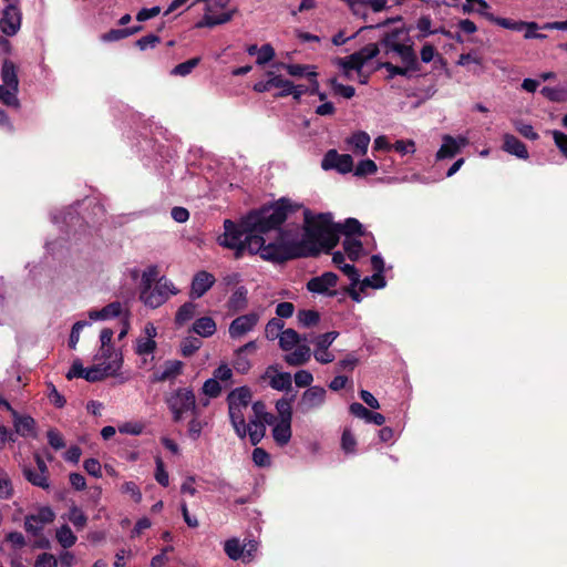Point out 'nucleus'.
Segmentation results:
<instances>
[{
  "mask_svg": "<svg viewBox=\"0 0 567 567\" xmlns=\"http://www.w3.org/2000/svg\"><path fill=\"white\" fill-rule=\"evenodd\" d=\"M21 25V12L16 3H9L4 10L2 18L0 20V29L1 31L12 37L14 35Z\"/></svg>",
  "mask_w": 567,
  "mask_h": 567,
  "instance_id": "18",
  "label": "nucleus"
},
{
  "mask_svg": "<svg viewBox=\"0 0 567 567\" xmlns=\"http://www.w3.org/2000/svg\"><path fill=\"white\" fill-rule=\"evenodd\" d=\"M487 20L492 23H495L504 29H508L512 31H523L524 29L537 30L538 24L536 22H524V21H515L507 18H499L494 16L493 13L487 16Z\"/></svg>",
  "mask_w": 567,
  "mask_h": 567,
  "instance_id": "25",
  "label": "nucleus"
},
{
  "mask_svg": "<svg viewBox=\"0 0 567 567\" xmlns=\"http://www.w3.org/2000/svg\"><path fill=\"white\" fill-rule=\"evenodd\" d=\"M272 66L278 70L281 69L287 71V73L293 78L307 76L309 79H313V83L316 87H318V82L316 80L317 72L315 71V66L303 64H288L284 62H277Z\"/></svg>",
  "mask_w": 567,
  "mask_h": 567,
  "instance_id": "22",
  "label": "nucleus"
},
{
  "mask_svg": "<svg viewBox=\"0 0 567 567\" xmlns=\"http://www.w3.org/2000/svg\"><path fill=\"white\" fill-rule=\"evenodd\" d=\"M431 27H432L431 18L429 16H422L416 22V28L421 32L420 38H425L430 34H435V33H442L444 35L450 34L449 32L444 31L443 29L432 30Z\"/></svg>",
  "mask_w": 567,
  "mask_h": 567,
  "instance_id": "45",
  "label": "nucleus"
},
{
  "mask_svg": "<svg viewBox=\"0 0 567 567\" xmlns=\"http://www.w3.org/2000/svg\"><path fill=\"white\" fill-rule=\"evenodd\" d=\"M370 135L364 131H357L344 140L347 151L353 155L363 156L368 152L370 145Z\"/></svg>",
  "mask_w": 567,
  "mask_h": 567,
  "instance_id": "21",
  "label": "nucleus"
},
{
  "mask_svg": "<svg viewBox=\"0 0 567 567\" xmlns=\"http://www.w3.org/2000/svg\"><path fill=\"white\" fill-rule=\"evenodd\" d=\"M306 236L322 249H332L339 241V234L346 237L365 236L363 225L355 218H348L343 224L333 223L331 213H305Z\"/></svg>",
  "mask_w": 567,
  "mask_h": 567,
  "instance_id": "2",
  "label": "nucleus"
},
{
  "mask_svg": "<svg viewBox=\"0 0 567 567\" xmlns=\"http://www.w3.org/2000/svg\"><path fill=\"white\" fill-rule=\"evenodd\" d=\"M338 282V276L333 272H324L321 276L311 278L308 284L307 288L309 291L313 293H320V295H330L333 296L336 292L331 291V288H334Z\"/></svg>",
  "mask_w": 567,
  "mask_h": 567,
  "instance_id": "19",
  "label": "nucleus"
},
{
  "mask_svg": "<svg viewBox=\"0 0 567 567\" xmlns=\"http://www.w3.org/2000/svg\"><path fill=\"white\" fill-rule=\"evenodd\" d=\"M259 320L260 315L255 311L235 318L228 327L229 337L233 340L241 339L256 328Z\"/></svg>",
  "mask_w": 567,
  "mask_h": 567,
  "instance_id": "13",
  "label": "nucleus"
},
{
  "mask_svg": "<svg viewBox=\"0 0 567 567\" xmlns=\"http://www.w3.org/2000/svg\"><path fill=\"white\" fill-rule=\"evenodd\" d=\"M264 233H257L256 237L248 241V252L251 255L259 254L264 260L272 262H282L296 257L309 256L318 254L319 249H306L300 245L288 244L284 241H275L266 245Z\"/></svg>",
  "mask_w": 567,
  "mask_h": 567,
  "instance_id": "3",
  "label": "nucleus"
},
{
  "mask_svg": "<svg viewBox=\"0 0 567 567\" xmlns=\"http://www.w3.org/2000/svg\"><path fill=\"white\" fill-rule=\"evenodd\" d=\"M378 166L372 159H362L358 163V165L354 168V175L362 177L367 175H373L377 173Z\"/></svg>",
  "mask_w": 567,
  "mask_h": 567,
  "instance_id": "52",
  "label": "nucleus"
},
{
  "mask_svg": "<svg viewBox=\"0 0 567 567\" xmlns=\"http://www.w3.org/2000/svg\"><path fill=\"white\" fill-rule=\"evenodd\" d=\"M202 391L209 398H217L221 392V386L218 380L210 378L204 382Z\"/></svg>",
  "mask_w": 567,
  "mask_h": 567,
  "instance_id": "61",
  "label": "nucleus"
},
{
  "mask_svg": "<svg viewBox=\"0 0 567 567\" xmlns=\"http://www.w3.org/2000/svg\"><path fill=\"white\" fill-rule=\"evenodd\" d=\"M271 434H272V437H274L275 442L277 443V445H279V446L287 445L290 442L291 435H292L291 421H284V420L276 421L275 426L272 427Z\"/></svg>",
  "mask_w": 567,
  "mask_h": 567,
  "instance_id": "27",
  "label": "nucleus"
},
{
  "mask_svg": "<svg viewBox=\"0 0 567 567\" xmlns=\"http://www.w3.org/2000/svg\"><path fill=\"white\" fill-rule=\"evenodd\" d=\"M252 393L248 386H239L227 395L229 420H244L251 402Z\"/></svg>",
  "mask_w": 567,
  "mask_h": 567,
  "instance_id": "8",
  "label": "nucleus"
},
{
  "mask_svg": "<svg viewBox=\"0 0 567 567\" xmlns=\"http://www.w3.org/2000/svg\"><path fill=\"white\" fill-rule=\"evenodd\" d=\"M339 332L330 331L323 334H320L315 338L313 343L316 349H329V347L333 343V341L338 338Z\"/></svg>",
  "mask_w": 567,
  "mask_h": 567,
  "instance_id": "58",
  "label": "nucleus"
},
{
  "mask_svg": "<svg viewBox=\"0 0 567 567\" xmlns=\"http://www.w3.org/2000/svg\"><path fill=\"white\" fill-rule=\"evenodd\" d=\"M13 424L16 432L21 436H33L34 420L28 415H20L17 411H12Z\"/></svg>",
  "mask_w": 567,
  "mask_h": 567,
  "instance_id": "30",
  "label": "nucleus"
},
{
  "mask_svg": "<svg viewBox=\"0 0 567 567\" xmlns=\"http://www.w3.org/2000/svg\"><path fill=\"white\" fill-rule=\"evenodd\" d=\"M297 319L300 326L309 328L319 322V313L315 310H300L297 315Z\"/></svg>",
  "mask_w": 567,
  "mask_h": 567,
  "instance_id": "50",
  "label": "nucleus"
},
{
  "mask_svg": "<svg viewBox=\"0 0 567 567\" xmlns=\"http://www.w3.org/2000/svg\"><path fill=\"white\" fill-rule=\"evenodd\" d=\"M489 4L485 0H466L465 3L461 4V10L463 13H477L485 19L491 14Z\"/></svg>",
  "mask_w": 567,
  "mask_h": 567,
  "instance_id": "33",
  "label": "nucleus"
},
{
  "mask_svg": "<svg viewBox=\"0 0 567 567\" xmlns=\"http://www.w3.org/2000/svg\"><path fill=\"white\" fill-rule=\"evenodd\" d=\"M99 364L86 368L84 379L89 382L101 381L106 377L115 375L122 367V353H112L111 359H102Z\"/></svg>",
  "mask_w": 567,
  "mask_h": 567,
  "instance_id": "9",
  "label": "nucleus"
},
{
  "mask_svg": "<svg viewBox=\"0 0 567 567\" xmlns=\"http://www.w3.org/2000/svg\"><path fill=\"white\" fill-rule=\"evenodd\" d=\"M371 265L374 270V274L372 276L365 277L362 281L360 280L359 284L360 290L363 291L365 288H373V289H382L386 286V281L384 279L383 272H384V260L380 255H373L371 257Z\"/></svg>",
  "mask_w": 567,
  "mask_h": 567,
  "instance_id": "17",
  "label": "nucleus"
},
{
  "mask_svg": "<svg viewBox=\"0 0 567 567\" xmlns=\"http://www.w3.org/2000/svg\"><path fill=\"white\" fill-rule=\"evenodd\" d=\"M344 259V255L341 251H336L332 255V262L352 281V286H358L360 282L359 271L353 265L346 264Z\"/></svg>",
  "mask_w": 567,
  "mask_h": 567,
  "instance_id": "28",
  "label": "nucleus"
},
{
  "mask_svg": "<svg viewBox=\"0 0 567 567\" xmlns=\"http://www.w3.org/2000/svg\"><path fill=\"white\" fill-rule=\"evenodd\" d=\"M343 249L352 261L358 260L363 254L362 243L351 236L344 237Z\"/></svg>",
  "mask_w": 567,
  "mask_h": 567,
  "instance_id": "37",
  "label": "nucleus"
},
{
  "mask_svg": "<svg viewBox=\"0 0 567 567\" xmlns=\"http://www.w3.org/2000/svg\"><path fill=\"white\" fill-rule=\"evenodd\" d=\"M357 441L350 430H344L341 437L342 450L347 454H353L355 452Z\"/></svg>",
  "mask_w": 567,
  "mask_h": 567,
  "instance_id": "62",
  "label": "nucleus"
},
{
  "mask_svg": "<svg viewBox=\"0 0 567 567\" xmlns=\"http://www.w3.org/2000/svg\"><path fill=\"white\" fill-rule=\"evenodd\" d=\"M276 410L278 412V420L291 421L292 410L290 401L287 399H280L276 402Z\"/></svg>",
  "mask_w": 567,
  "mask_h": 567,
  "instance_id": "59",
  "label": "nucleus"
},
{
  "mask_svg": "<svg viewBox=\"0 0 567 567\" xmlns=\"http://www.w3.org/2000/svg\"><path fill=\"white\" fill-rule=\"evenodd\" d=\"M178 288L169 279L162 277L156 285L148 289H141L140 300L145 307L156 309L164 305L171 296H176Z\"/></svg>",
  "mask_w": 567,
  "mask_h": 567,
  "instance_id": "6",
  "label": "nucleus"
},
{
  "mask_svg": "<svg viewBox=\"0 0 567 567\" xmlns=\"http://www.w3.org/2000/svg\"><path fill=\"white\" fill-rule=\"evenodd\" d=\"M291 210L290 202L281 198L270 206L249 213L240 223L226 219L224 233L218 236L217 241L220 246L234 250L236 258H240L246 251L248 252V241L256 237L257 233L279 230L281 236L280 226Z\"/></svg>",
  "mask_w": 567,
  "mask_h": 567,
  "instance_id": "1",
  "label": "nucleus"
},
{
  "mask_svg": "<svg viewBox=\"0 0 567 567\" xmlns=\"http://www.w3.org/2000/svg\"><path fill=\"white\" fill-rule=\"evenodd\" d=\"M323 169H336L347 174L353 169V159L350 154H339L336 150H329L321 162Z\"/></svg>",
  "mask_w": 567,
  "mask_h": 567,
  "instance_id": "16",
  "label": "nucleus"
},
{
  "mask_svg": "<svg viewBox=\"0 0 567 567\" xmlns=\"http://www.w3.org/2000/svg\"><path fill=\"white\" fill-rule=\"evenodd\" d=\"M503 150L506 153L514 155L520 159H527L529 157L526 145L523 142H520L516 136L506 133L503 136Z\"/></svg>",
  "mask_w": 567,
  "mask_h": 567,
  "instance_id": "24",
  "label": "nucleus"
},
{
  "mask_svg": "<svg viewBox=\"0 0 567 567\" xmlns=\"http://www.w3.org/2000/svg\"><path fill=\"white\" fill-rule=\"evenodd\" d=\"M158 269L156 266H148L141 276V289H148L153 287V284L157 280Z\"/></svg>",
  "mask_w": 567,
  "mask_h": 567,
  "instance_id": "49",
  "label": "nucleus"
},
{
  "mask_svg": "<svg viewBox=\"0 0 567 567\" xmlns=\"http://www.w3.org/2000/svg\"><path fill=\"white\" fill-rule=\"evenodd\" d=\"M55 513L49 506H42L35 514L27 515L24 518V529L32 536H38L44 525L50 524L54 520Z\"/></svg>",
  "mask_w": 567,
  "mask_h": 567,
  "instance_id": "14",
  "label": "nucleus"
},
{
  "mask_svg": "<svg viewBox=\"0 0 567 567\" xmlns=\"http://www.w3.org/2000/svg\"><path fill=\"white\" fill-rule=\"evenodd\" d=\"M379 53V48L374 43H370L362 48L360 51L354 52L355 55H358V60L360 63H362V66L373 58H375Z\"/></svg>",
  "mask_w": 567,
  "mask_h": 567,
  "instance_id": "53",
  "label": "nucleus"
},
{
  "mask_svg": "<svg viewBox=\"0 0 567 567\" xmlns=\"http://www.w3.org/2000/svg\"><path fill=\"white\" fill-rule=\"evenodd\" d=\"M248 436L252 445H257L266 434V426L260 420H249L248 422Z\"/></svg>",
  "mask_w": 567,
  "mask_h": 567,
  "instance_id": "39",
  "label": "nucleus"
},
{
  "mask_svg": "<svg viewBox=\"0 0 567 567\" xmlns=\"http://www.w3.org/2000/svg\"><path fill=\"white\" fill-rule=\"evenodd\" d=\"M155 349L156 342L151 338L141 337L136 340V353L140 355L152 354Z\"/></svg>",
  "mask_w": 567,
  "mask_h": 567,
  "instance_id": "54",
  "label": "nucleus"
},
{
  "mask_svg": "<svg viewBox=\"0 0 567 567\" xmlns=\"http://www.w3.org/2000/svg\"><path fill=\"white\" fill-rule=\"evenodd\" d=\"M400 34V31H392L388 33L382 41L383 47L386 53H395L401 59L402 63L409 69L417 70V59L412 44L401 43Z\"/></svg>",
  "mask_w": 567,
  "mask_h": 567,
  "instance_id": "7",
  "label": "nucleus"
},
{
  "mask_svg": "<svg viewBox=\"0 0 567 567\" xmlns=\"http://www.w3.org/2000/svg\"><path fill=\"white\" fill-rule=\"evenodd\" d=\"M165 402L175 422H181L186 412L197 414L196 398L194 391L189 388H179L172 391L166 395Z\"/></svg>",
  "mask_w": 567,
  "mask_h": 567,
  "instance_id": "5",
  "label": "nucleus"
},
{
  "mask_svg": "<svg viewBox=\"0 0 567 567\" xmlns=\"http://www.w3.org/2000/svg\"><path fill=\"white\" fill-rule=\"evenodd\" d=\"M182 370L181 361H168L165 363L163 371L155 374L156 381H165L179 374Z\"/></svg>",
  "mask_w": 567,
  "mask_h": 567,
  "instance_id": "43",
  "label": "nucleus"
},
{
  "mask_svg": "<svg viewBox=\"0 0 567 567\" xmlns=\"http://www.w3.org/2000/svg\"><path fill=\"white\" fill-rule=\"evenodd\" d=\"M55 537L58 543L63 548H70L76 543V536L73 534L71 528L68 525H62L56 529Z\"/></svg>",
  "mask_w": 567,
  "mask_h": 567,
  "instance_id": "40",
  "label": "nucleus"
},
{
  "mask_svg": "<svg viewBox=\"0 0 567 567\" xmlns=\"http://www.w3.org/2000/svg\"><path fill=\"white\" fill-rule=\"evenodd\" d=\"M247 305V290L244 287L237 288L231 295L228 306L234 311L243 310Z\"/></svg>",
  "mask_w": 567,
  "mask_h": 567,
  "instance_id": "42",
  "label": "nucleus"
},
{
  "mask_svg": "<svg viewBox=\"0 0 567 567\" xmlns=\"http://www.w3.org/2000/svg\"><path fill=\"white\" fill-rule=\"evenodd\" d=\"M1 79L3 84L13 89H19V80L16 65L10 60H6L2 64Z\"/></svg>",
  "mask_w": 567,
  "mask_h": 567,
  "instance_id": "34",
  "label": "nucleus"
},
{
  "mask_svg": "<svg viewBox=\"0 0 567 567\" xmlns=\"http://www.w3.org/2000/svg\"><path fill=\"white\" fill-rule=\"evenodd\" d=\"M515 130L523 135L524 137L536 141L538 140V134L534 131V127L530 124L524 123L520 120H515L513 122Z\"/></svg>",
  "mask_w": 567,
  "mask_h": 567,
  "instance_id": "55",
  "label": "nucleus"
},
{
  "mask_svg": "<svg viewBox=\"0 0 567 567\" xmlns=\"http://www.w3.org/2000/svg\"><path fill=\"white\" fill-rule=\"evenodd\" d=\"M563 155L567 158V135L560 131L554 130L548 132Z\"/></svg>",
  "mask_w": 567,
  "mask_h": 567,
  "instance_id": "63",
  "label": "nucleus"
},
{
  "mask_svg": "<svg viewBox=\"0 0 567 567\" xmlns=\"http://www.w3.org/2000/svg\"><path fill=\"white\" fill-rule=\"evenodd\" d=\"M199 58L189 59L183 63L177 64L173 70V75L186 76L199 64Z\"/></svg>",
  "mask_w": 567,
  "mask_h": 567,
  "instance_id": "51",
  "label": "nucleus"
},
{
  "mask_svg": "<svg viewBox=\"0 0 567 567\" xmlns=\"http://www.w3.org/2000/svg\"><path fill=\"white\" fill-rule=\"evenodd\" d=\"M215 277L205 270L198 271L193 277L189 296L193 299L203 297L215 284Z\"/></svg>",
  "mask_w": 567,
  "mask_h": 567,
  "instance_id": "20",
  "label": "nucleus"
},
{
  "mask_svg": "<svg viewBox=\"0 0 567 567\" xmlns=\"http://www.w3.org/2000/svg\"><path fill=\"white\" fill-rule=\"evenodd\" d=\"M196 305L193 302H185L182 305L175 316V323L178 327L184 326L186 322L192 320L196 315Z\"/></svg>",
  "mask_w": 567,
  "mask_h": 567,
  "instance_id": "38",
  "label": "nucleus"
},
{
  "mask_svg": "<svg viewBox=\"0 0 567 567\" xmlns=\"http://www.w3.org/2000/svg\"><path fill=\"white\" fill-rule=\"evenodd\" d=\"M34 567H58V559L48 553L38 556Z\"/></svg>",
  "mask_w": 567,
  "mask_h": 567,
  "instance_id": "64",
  "label": "nucleus"
},
{
  "mask_svg": "<svg viewBox=\"0 0 567 567\" xmlns=\"http://www.w3.org/2000/svg\"><path fill=\"white\" fill-rule=\"evenodd\" d=\"M233 365L237 372L243 373V374L247 373L251 367L250 361L247 358V355L239 350L235 351V359H234Z\"/></svg>",
  "mask_w": 567,
  "mask_h": 567,
  "instance_id": "56",
  "label": "nucleus"
},
{
  "mask_svg": "<svg viewBox=\"0 0 567 567\" xmlns=\"http://www.w3.org/2000/svg\"><path fill=\"white\" fill-rule=\"evenodd\" d=\"M468 144V138L464 135L456 137L445 134L442 136V145L435 154L436 161L450 159L458 154L462 148Z\"/></svg>",
  "mask_w": 567,
  "mask_h": 567,
  "instance_id": "15",
  "label": "nucleus"
},
{
  "mask_svg": "<svg viewBox=\"0 0 567 567\" xmlns=\"http://www.w3.org/2000/svg\"><path fill=\"white\" fill-rule=\"evenodd\" d=\"M202 347V341L197 338H186L181 344V351L184 357H189Z\"/></svg>",
  "mask_w": 567,
  "mask_h": 567,
  "instance_id": "60",
  "label": "nucleus"
},
{
  "mask_svg": "<svg viewBox=\"0 0 567 567\" xmlns=\"http://www.w3.org/2000/svg\"><path fill=\"white\" fill-rule=\"evenodd\" d=\"M327 390L320 385H312L305 390L298 401L297 411L308 414L319 410L326 403Z\"/></svg>",
  "mask_w": 567,
  "mask_h": 567,
  "instance_id": "11",
  "label": "nucleus"
},
{
  "mask_svg": "<svg viewBox=\"0 0 567 567\" xmlns=\"http://www.w3.org/2000/svg\"><path fill=\"white\" fill-rule=\"evenodd\" d=\"M333 63L340 68L346 75L347 79L352 80V72L355 71L360 73L362 66V63L359 62L358 55L354 53L346 56V58H337L334 59Z\"/></svg>",
  "mask_w": 567,
  "mask_h": 567,
  "instance_id": "29",
  "label": "nucleus"
},
{
  "mask_svg": "<svg viewBox=\"0 0 567 567\" xmlns=\"http://www.w3.org/2000/svg\"><path fill=\"white\" fill-rule=\"evenodd\" d=\"M285 323L281 319L272 318L270 319L265 328V336L268 340H276L280 338Z\"/></svg>",
  "mask_w": 567,
  "mask_h": 567,
  "instance_id": "44",
  "label": "nucleus"
},
{
  "mask_svg": "<svg viewBox=\"0 0 567 567\" xmlns=\"http://www.w3.org/2000/svg\"><path fill=\"white\" fill-rule=\"evenodd\" d=\"M68 519L74 525L75 528L82 529L87 522L86 515L81 508L73 505L68 513Z\"/></svg>",
  "mask_w": 567,
  "mask_h": 567,
  "instance_id": "47",
  "label": "nucleus"
},
{
  "mask_svg": "<svg viewBox=\"0 0 567 567\" xmlns=\"http://www.w3.org/2000/svg\"><path fill=\"white\" fill-rule=\"evenodd\" d=\"M113 330L105 328L101 331L100 340H101V349L99 351V359H111L112 353H120L111 344L113 338Z\"/></svg>",
  "mask_w": 567,
  "mask_h": 567,
  "instance_id": "32",
  "label": "nucleus"
},
{
  "mask_svg": "<svg viewBox=\"0 0 567 567\" xmlns=\"http://www.w3.org/2000/svg\"><path fill=\"white\" fill-rule=\"evenodd\" d=\"M216 322L210 317H200L192 326V331L203 338H209L216 332Z\"/></svg>",
  "mask_w": 567,
  "mask_h": 567,
  "instance_id": "31",
  "label": "nucleus"
},
{
  "mask_svg": "<svg viewBox=\"0 0 567 567\" xmlns=\"http://www.w3.org/2000/svg\"><path fill=\"white\" fill-rule=\"evenodd\" d=\"M264 378L269 379V384L278 391H288L291 388L292 379L288 372H276L274 367H268Z\"/></svg>",
  "mask_w": 567,
  "mask_h": 567,
  "instance_id": "23",
  "label": "nucleus"
},
{
  "mask_svg": "<svg viewBox=\"0 0 567 567\" xmlns=\"http://www.w3.org/2000/svg\"><path fill=\"white\" fill-rule=\"evenodd\" d=\"M141 29L142 27L140 25L125 29H112L109 32L103 33L101 35V40L103 42H115L137 33Z\"/></svg>",
  "mask_w": 567,
  "mask_h": 567,
  "instance_id": "35",
  "label": "nucleus"
},
{
  "mask_svg": "<svg viewBox=\"0 0 567 567\" xmlns=\"http://www.w3.org/2000/svg\"><path fill=\"white\" fill-rule=\"evenodd\" d=\"M52 220L56 225H64L68 228L74 227L76 224L80 223V218L70 208L66 213H63L61 215H53Z\"/></svg>",
  "mask_w": 567,
  "mask_h": 567,
  "instance_id": "46",
  "label": "nucleus"
},
{
  "mask_svg": "<svg viewBox=\"0 0 567 567\" xmlns=\"http://www.w3.org/2000/svg\"><path fill=\"white\" fill-rule=\"evenodd\" d=\"M102 321L117 318L123 312V306L118 301L111 302L100 309Z\"/></svg>",
  "mask_w": 567,
  "mask_h": 567,
  "instance_id": "48",
  "label": "nucleus"
},
{
  "mask_svg": "<svg viewBox=\"0 0 567 567\" xmlns=\"http://www.w3.org/2000/svg\"><path fill=\"white\" fill-rule=\"evenodd\" d=\"M266 79L257 81L252 89L255 92L265 93L269 92L272 89H279L280 91L276 94V96L285 97L287 96L288 87L290 86V80L285 79L282 75L277 74L275 71H267Z\"/></svg>",
  "mask_w": 567,
  "mask_h": 567,
  "instance_id": "12",
  "label": "nucleus"
},
{
  "mask_svg": "<svg viewBox=\"0 0 567 567\" xmlns=\"http://www.w3.org/2000/svg\"><path fill=\"white\" fill-rule=\"evenodd\" d=\"M18 90L7 85H0V101L11 107L18 109L20 106L18 100Z\"/></svg>",
  "mask_w": 567,
  "mask_h": 567,
  "instance_id": "41",
  "label": "nucleus"
},
{
  "mask_svg": "<svg viewBox=\"0 0 567 567\" xmlns=\"http://www.w3.org/2000/svg\"><path fill=\"white\" fill-rule=\"evenodd\" d=\"M350 412L355 417L362 419L365 422L373 423L375 425H383L385 422V417L381 413L371 412L358 402H354L350 405Z\"/></svg>",
  "mask_w": 567,
  "mask_h": 567,
  "instance_id": "26",
  "label": "nucleus"
},
{
  "mask_svg": "<svg viewBox=\"0 0 567 567\" xmlns=\"http://www.w3.org/2000/svg\"><path fill=\"white\" fill-rule=\"evenodd\" d=\"M252 462L258 467H268L271 465V458L268 452L261 447H256L252 451Z\"/></svg>",
  "mask_w": 567,
  "mask_h": 567,
  "instance_id": "57",
  "label": "nucleus"
},
{
  "mask_svg": "<svg viewBox=\"0 0 567 567\" xmlns=\"http://www.w3.org/2000/svg\"><path fill=\"white\" fill-rule=\"evenodd\" d=\"M24 477L34 486L48 489L50 487L48 473L25 467L23 470Z\"/></svg>",
  "mask_w": 567,
  "mask_h": 567,
  "instance_id": "36",
  "label": "nucleus"
},
{
  "mask_svg": "<svg viewBox=\"0 0 567 567\" xmlns=\"http://www.w3.org/2000/svg\"><path fill=\"white\" fill-rule=\"evenodd\" d=\"M307 337L300 336L296 330H284L278 340L279 348L286 352L284 361L290 367H300L309 362L311 349L307 344Z\"/></svg>",
  "mask_w": 567,
  "mask_h": 567,
  "instance_id": "4",
  "label": "nucleus"
},
{
  "mask_svg": "<svg viewBox=\"0 0 567 567\" xmlns=\"http://www.w3.org/2000/svg\"><path fill=\"white\" fill-rule=\"evenodd\" d=\"M258 549V543L249 539L243 544L238 538L227 539L224 544V550L231 560H241L243 563H250Z\"/></svg>",
  "mask_w": 567,
  "mask_h": 567,
  "instance_id": "10",
  "label": "nucleus"
}]
</instances>
